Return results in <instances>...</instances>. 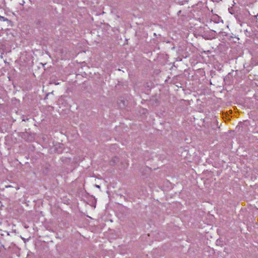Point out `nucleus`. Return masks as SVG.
Returning a JSON list of instances; mask_svg holds the SVG:
<instances>
[{
    "label": "nucleus",
    "mask_w": 258,
    "mask_h": 258,
    "mask_svg": "<svg viewBox=\"0 0 258 258\" xmlns=\"http://www.w3.org/2000/svg\"><path fill=\"white\" fill-rule=\"evenodd\" d=\"M180 12H181V11H179L178 12V14H180Z\"/></svg>",
    "instance_id": "5"
},
{
    "label": "nucleus",
    "mask_w": 258,
    "mask_h": 258,
    "mask_svg": "<svg viewBox=\"0 0 258 258\" xmlns=\"http://www.w3.org/2000/svg\"><path fill=\"white\" fill-rule=\"evenodd\" d=\"M125 103V101H123V105H124V106L125 105V103Z\"/></svg>",
    "instance_id": "4"
},
{
    "label": "nucleus",
    "mask_w": 258,
    "mask_h": 258,
    "mask_svg": "<svg viewBox=\"0 0 258 258\" xmlns=\"http://www.w3.org/2000/svg\"><path fill=\"white\" fill-rule=\"evenodd\" d=\"M28 119H29L28 118H27V119H23V121H25L26 120H28Z\"/></svg>",
    "instance_id": "3"
},
{
    "label": "nucleus",
    "mask_w": 258,
    "mask_h": 258,
    "mask_svg": "<svg viewBox=\"0 0 258 258\" xmlns=\"http://www.w3.org/2000/svg\"><path fill=\"white\" fill-rule=\"evenodd\" d=\"M119 162V159L117 157H114L112 158L111 161H110V164L111 166L115 165L117 163Z\"/></svg>",
    "instance_id": "1"
},
{
    "label": "nucleus",
    "mask_w": 258,
    "mask_h": 258,
    "mask_svg": "<svg viewBox=\"0 0 258 258\" xmlns=\"http://www.w3.org/2000/svg\"><path fill=\"white\" fill-rule=\"evenodd\" d=\"M97 187L99 188L100 187V186L99 185H97L96 186Z\"/></svg>",
    "instance_id": "6"
},
{
    "label": "nucleus",
    "mask_w": 258,
    "mask_h": 258,
    "mask_svg": "<svg viewBox=\"0 0 258 258\" xmlns=\"http://www.w3.org/2000/svg\"><path fill=\"white\" fill-rule=\"evenodd\" d=\"M0 20L3 21H8V19L7 18L0 16Z\"/></svg>",
    "instance_id": "2"
}]
</instances>
